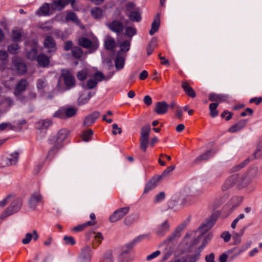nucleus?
<instances>
[{
	"mask_svg": "<svg viewBox=\"0 0 262 262\" xmlns=\"http://www.w3.org/2000/svg\"><path fill=\"white\" fill-rule=\"evenodd\" d=\"M257 171V167H253L249 170L245 176L239 174L232 175L225 182L222 186L223 190L225 191L228 189L237 182L243 183L245 185L248 184L253 178L256 176Z\"/></svg>",
	"mask_w": 262,
	"mask_h": 262,
	"instance_id": "nucleus-1",
	"label": "nucleus"
},
{
	"mask_svg": "<svg viewBox=\"0 0 262 262\" xmlns=\"http://www.w3.org/2000/svg\"><path fill=\"white\" fill-rule=\"evenodd\" d=\"M23 204V201L20 198L14 199L10 205L2 213L1 219L3 220L9 215L18 212Z\"/></svg>",
	"mask_w": 262,
	"mask_h": 262,
	"instance_id": "nucleus-2",
	"label": "nucleus"
},
{
	"mask_svg": "<svg viewBox=\"0 0 262 262\" xmlns=\"http://www.w3.org/2000/svg\"><path fill=\"white\" fill-rule=\"evenodd\" d=\"M150 129L151 128L149 124L145 125L141 129L140 147L141 149L144 151H146L148 146Z\"/></svg>",
	"mask_w": 262,
	"mask_h": 262,
	"instance_id": "nucleus-3",
	"label": "nucleus"
},
{
	"mask_svg": "<svg viewBox=\"0 0 262 262\" xmlns=\"http://www.w3.org/2000/svg\"><path fill=\"white\" fill-rule=\"evenodd\" d=\"M189 193V194L182 199L181 201L182 205L189 206L194 204L201 194V192L198 190H191Z\"/></svg>",
	"mask_w": 262,
	"mask_h": 262,
	"instance_id": "nucleus-4",
	"label": "nucleus"
},
{
	"mask_svg": "<svg viewBox=\"0 0 262 262\" xmlns=\"http://www.w3.org/2000/svg\"><path fill=\"white\" fill-rule=\"evenodd\" d=\"M78 44L83 48L90 49L91 52L96 51L99 47L98 42H92L90 39L85 37H80L78 40Z\"/></svg>",
	"mask_w": 262,
	"mask_h": 262,
	"instance_id": "nucleus-5",
	"label": "nucleus"
},
{
	"mask_svg": "<svg viewBox=\"0 0 262 262\" xmlns=\"http://www.w3.org/2000/svg\"><path fill=\"white\" fill-rule=\"evenodd\" d=\"M129 207L119 208L113 212L110 216L109 220L111 222L114 223L123 218L129 210Z\"/></svg>",
	"mask_w": 262,
	"mask_h": 262,
	"instance_id": "nucleus-6",
	"label": "nucleus"
},
{
	"mask_svg": "<svg viewBox=\"0 0 262 262\" xmlns=\"http://www.w3.org/2000/svg\"><path fill=\"white\" fill-rule=\"evenodd\" d=\"M216 152V151L214 149H210L207 150L204 153L198 156L192 162V165L194 166L200 164L203 161L208 160L212 157Z\"/></svg>",
	"mask_w": 262,
	"mask_h": 262,
	"instance_id": "nucleus-7",
	"label": "nucleus"
},
{
	"mask_svg": "<svg viewBox=\"0 0 262 262\" xmlns=\"http://www.w3.org/2000/svg\"><path fill=\"white\" fill-rule=\"evenodd\" d=\"M61 75L63 79L65 85L67 87L71 88L75 85V78L68 70H62L61 71Z\"/></svg>",
	"mask_w": 262,
	"mask_h": 262,
	"instance_id": "nucleus-8",
	"label": "nucleus"
},
{
	"mask_svg": "<svg viewBox=\"0 0 262 262\" xmlns=\"http://www.w3.org/2000/svg\"><path fill=\"white\" fill-rule=\"evenodd\" d=\"M220 215L217 212L213 213L206 223L203 224L199 228L202 230L207 231L209 230L215 224Z\"/></svg>",
	"mask_w": 262,
	"mask_h": 262,
	"instance_id": "nucleus-9",
	"label": "nucleus"
},
{
	"mask_svg": "<svg viewBox=\"0 0 262 262\" xmlns=\"http://www.w3.org/2000/svg\"><path fill=\"white\" fill-rule=\"evenodd\" d=\"M107 27L112 32L120 34L124 29L123 23L119 20H114L107 24Z\"/></svg>",
	"mask_w": 262,
	"mask_h": 262,
	"instance_id": "nucleus-10",
	"label": "nucleus"
},
{
	"mask_svg": "<svg viewBox=\"0 0 262 262\" xmlns=\"http://www.w3.org/2000/svg\"><path fill=\"white\" fill-rule=\"evenodd\" d=\"M91 248L89 246H84L82 249L79 257V262H90Z\"/></svg>",
	"mask_w": 262,
	"mask_h": 262,
	"instance_id": "nucleus-11",
	"label": "nucleus"
},
{
	"mask_svg": "<svg viewBox=\"0 0 262 262\" xmlns=\"http://www.w3.org/2000/svg\"><path fill=\"white\" fill-rule=\"evenodd\" d=\"M100 113L95 111L86 116L84 119L83 125L85 127L91 126L99 118Z\"/></svg>",
	"mask_w": 262,
	"mask_h": 262,
	"instance_id": "nucleus-12",
	"label": "nucleus"
},
{
	"mask_svg": "<svg viewBox=\"0 0 262 262\" xmlns=\"http://www.w3.org/2000/svg\"><path fill=\"white\" fill-rule=\"evenodd\" d=\"M51 10V5L49 3H45L36 11L35 14L38 16H50L52 14Z\"/></svg>",
	"mask_w": 262,
	"mask_h": 262,
	"instance_id": "nucleus-13",
	"label": "nucleus"
},
{
	"mask_svg": "<svg viewBox=\"0 0 262 262\" xmlns=\"http://www.w3.org/2000/svg\"><path fill=\"white\" fill-rule=\"evenodd\" d=\"M29 82L26 79H20L15 84L14 88L13 94L24 93L29 86Z\"/></svg>",
	"mask_w": 262,
	"mask_h": 262,
	"instance_id": "nucleus-14",
	"label": "nucleus"
},
{
	"mask_svg": "<svg viewBox=\"0 0 262 262\" xmlns=\"http://www.w3.org/2000/svg\"><path fill=\"white\" fill-rule=\"evenodd\" d=\"M169 104L165 101H162L156 103L155 112L158 115H163L167 113Z\"/></svg>",
	"mask_w": 262,
	"mask_h": 262,
	"instance_id": "nucleus-15",
	"label": "nucleus"
},
{
	"mask_svg": "<svg viewBox=\"0 0 262 262\" xmlns=\"http://www.w3.org/2000/svg\"><path fill=\"white\" fill-rule=\"evenodd\" d=\"M43 45L45 48L49 49V52H55L56 50V42L51 36H47L43 42Z\"/></svg>",
	"mask_w": 262,
	"mask_h": 262,
	"instance_id": "nucleus-16",
	"label": "nucleus"
},
{
	"mask_svg": "<svg viewBox=\"0 0 262 262\" xmlns=\"http://www.w3.org/2000/svg\"><path fill=\"white\" fill-rule=\"evenodd\" d=\"M68 4L67 0H55L51 4V8L53 11H61Z\"/></svg>",
	"mask_w": 262,
	"mask_h": 262,
	"instance_id": "nucleus-17",
	"label": "nucleus"
},
{
	"mask_svg": "<svg viewBox=\"0 0 262 262\" xmlns=\"http://www.w3.org/2000/svg\"><path fill=\"white\" fill-rule=\"evenodd\" d=\"M161 180V177L155 176L150 179L146 184L144 193H147L149 191L154 189Z\"/></svg>",
	"mask_w": 262,
	"mask_h": 262,
	"instance_id": "nucleus-18",
	"label": "nucleus"
},
{
	"mask_svg": "<svg viewBox=\"0 0 262 262\" xmlns=\"http://www.w3.org/2000/svg\"><path fill=\"white\" fill-rule=\"evenodd\" d=\"M42 201V196L37 192H35L30 197L29 201V207L31 208L35 209L36 206Z\"/></svg>",
	"mask_w": 262,
	"mask_h": 262,
	"instance_id": "nucleus-19",
	"label": "nucleus"
},
{
	"mask_svg": "<svg viewBox=\"0 0 262 262\" xmlns=\"http://www.w3.org/2000/svg\"><path fill=\"white\" fill-rule=\"evenodd\" d=\"M70 134V131L66 128H62L60 129L56 137V142L57 144H61L60 143L64 141L68 137Z\"/></svg>",
	"mask_w": 262,
	"mask_h": 262,
	"instance_id": "nucleus-20",
	"label": "nucleus"
},
{
	"mask_svg": "<svg viewBox=\"0 0 262 262\" xmlns=\"http://www.w3.org/2000/svg\"><path fill=\"white\" fill-rule=\"evenodd\" d=\"M247 123V120L246 119H242L231 126L229 129L228 132L231 133H236L242 128H243Z\"/></svg>",
	"mask_w": 262,
	"mask_h": 262,
	"instance_id": "nucleus-21",
	"label": "nucleus"
},
{
	"mask_svg": "<svg viewBox=\"0 0 262 262\" xmlns=\"http://www.w3.org/2000/svg\"><path fill=\"white\" fill-rule=\"evenodd\" d=\"M38 64L42 68L48 67L50 64L49 57L45 54H39L36 57Z\"/></svg>",
	"mask_w": 262,
	"mask_h": 262,
	"instance_id": "nucleus-22",
	"label": "nucleus"
},
{
	"mask_svg": "<svg viewBox=\"0 0 262 262\" xmlns=\"http://www.w3.org/2000/svg\"><path fill=\"white\" fill-rule=\"evenodd\" d=\"M13 65L17 71V72L21 75L24 74L27 70L26 65L19 60H13Z\"/></svg>",
	"mask_w": 262,
	"mask_h": 262,
	"instance_id": "nucleus-23",
	"label": "nucleus"
},
{
	"mask_svg": "<svg viewBox=\"0 0 262 262\" xmlns=\"http://www.w3.org/2000/svg\"><path fill=\"white\" fill-rule=\"evenodd\" d=\"M169 229V224L167 221H165L158 228L156 231V234L158 236H163Z\"/></svg>",
	"mask_w": 262,
	"mask_h": 262,
	"instance_id": "nucleus-24",
	"label": "nucleus"
},
{
	"mask_svg": "<svg viewBox=\"0 0 262 262\" xmlns=\"http://www.w3.org/2000/svg\"><path fill=\"white\" fill-rule=\"evenodd\" d=\"M182 87L186 94L189 97L194 98L196 96L195 91L187 81L182 82Z\"/></svg>",
	"mask_w": 262,
	"mask_h": 262,
	"instance_id": "nucleus-25",
	"label": "nucleus"
},
{
	"mask_svg": "<svg viewBox=\"0 0 262 262\" xmlns=\"http://www.w3.org/2000/svg\"><path fill=\"white\" fill-rule=\"evenodd\" d=\"M96 224V221H88L82 224L78 225L72 228L73 231L78 232L84 230L88 226H94Z\"/></svg>",
	"mask_w": 262,
	"mask_h": 262,
	"instance_id": "nucleus-26",
	"label": "nucleus"
},
{
	"mask_svg": "<svg viewBox=\"0 0 262 262\" xmlns=\"http://www.w3.org/2000/svg\"><path fill=\"white\" fill-rule=\"evenodd\" d=\"M183 225H180L172 232V233L168 237L167 241L168 242L172 241L174 238L179 237L181 236L180 232L184 229Z\"/></svg>",
	"mask_w": 262,
	"mask_h": 262,
	"instance_id": "nucleus-27",
	"label": "nucleus"
},
{
	"mask_svg": "<svg viewBox=\"0 0 262 262\" xmlns=\"http://www.w3.org/2000/svg\"><path fill=\"white\" fill-rule=\"evenodd\" d=\"M19 153L14 152L8 156L6 158V164L8 166H11L15 164L18 159Z\"/></svg>",
	"mask_w": 262,
	"mask_h": 262,
	"instance_id": "nucleus-28",
	"label": "nucleus"
},
{
	"mask_svg": "<svg viewBox=\"0 0 262 262\" xmlns=\"http://www.w3.org/2000/svg\"><path fill=\"white\" fill-rule=\"evenodd\" d=\"M160 26V16L159 14H157L154 20L151 24V28L149 31V34L150 35H154L159 30Z\"/></svg>",
	"mask_w": 262,
	"mask_h": 262,
	"instance_id": "nucleus-29",
	"label": "nucleus"
},
{
	"mask_svg": "<svg viewBox=\"0 0 262 262\" xmlns=\"http://www.w3.org/2000/svg\"><path fill=\"white\" fill-rule=\"evenodd\" d=\"M115 64L116 68L117 70H121L124 67V59L123 57L121 56V53H120V51H118L117 53L115 61Z\"/></svg>",
	"mask_w": 262,
	"mask_h": 262,
	"instance_id": "nucleus-30",
	"label": "nucleus"
},
{
	"mask_svg": "<svg viewBox=\"0 0 262 262\" xmlns=\"http://www.w3.org/2000/svg\"><path fill=\"white\" fill-rule=\"evenodd\" d=\"M157 46V38L155 37L152 38L147 45L146 48L147 55L149 56L153 52L155 48Z\"/></svg>",
	"mask_w": 262,
	"mask_h": 262,
	"instance_id": "nucleus-31",
	"label": "nucleus"
},
{
	"mask_svg": "<svg viewBox=\"0 0 262 262\" xmlns=\"http://www.w3.org/2000/svg\"><path fill=\"white\" fill-rule=\"evenodd\" d=\"M140 8L136 9L128 15L130 20L134 22H139L141 20Z\"/></svg>",
	"mask_w": 262,
	"mask_h": 262,
	"instance_id": "nucleus-32",
	"label": "nucleus"
},
{
	"mask_svg": "<svg viewBox=\"0 0 262 262\" xmlns=\"http://www.w3.org/2000/svg\"><path fill=\"white\" fill-rule=\"evenodd\" d=\"M91 14L96 19H101L103 17V10L98 7L93 8L91 11Z\"/></svg>",
	"mask_w": 262,
	"mask_h": 262,
	"instance_id": "nucleus-33",
	"label": "nucleus"
},
{
	"mask_svg": "<svg viewBox=\"0 0 262 262\" xmlns=\"http://www.w3.org/2000/svg\"><path fill=\"white\" fill-rule=\"evenodd\" d=\"M226 96L215 93H210L209 95V100L211 101L222 102L225 101Z\"/></svg>",
	"mask_w": 262,
	"mask_h": 262,
	"instance_id": "nucleus-34",
	"label": "nucleus"
},
{
	"mask_svg": "<svg viewBox=\"0 0 262 262\" xmlns=\"http://www.w3.org/2000/svg\"><path fill=\"white\" fill-rule=\"evenodd\" d=\"M72 55L75 59H80L82 57L83 52V50L78 46H74L71 50Z\"/></svg>",
	"mask_w": 262,
	"mask_h": 262,
	"instance_id": "nucleus-35",
	"label": "nucleus"
},
{
	"mask_svg": "<svg viewBox=\"0 0 262 262\" xmlns=\"http://www.w3.org/2000/svg\"><path fill=\"white\" fill-rule=\"evenodd\" d=\"M262 158V139L259 141L257 144L256 149L252 155V159L258 158L260 159Z\"/></svg>",
	"mask_w": 262,
	"mask_h": 262,
	"instance_id": "nucleus-36",
	"label": "nucleus"
},
{
	"mask_svg": "<svg viewBox=\"0 0 262 262\" xmlns=\"http://www.w3.org/2000/svg\"><path fill=\"white\" fill-rule=\"evenodd\" d=\"M20 48L17 43H13L8 46L7 51L11 54H17L19 53Z\"/></svg>",
	"mask_w": 262,
	"mask_h": 262,
	"instance_id": "nucleus-37",
	"label": "nucleus"
},
{
	"mask_svg": "<svg viewBox=\"0 0 262 262\" xmlns=\"http://www.w3.org/2000/svg\"><path fill=\"white\" fill-rule=\"evenodd\" d=\"M115 46L116 42L113 38L110 37L105 40L104 46L105 49L107 50H113L115 47Z\"/></svg>",
	"mask_w": 262,
	"mask_h": 262,
	"instance_id": "nucleus-38",
	"label": "nucleus"
},
{
	"mask_svg": "<svg viewBox=\"0 0 262 262\" xmlns=\"http://www.w3.org/2000/svg\"><path fill=\"white\" fill-rule=\"evenodd\" d=\"M13 95L15 97L16 99L21 103L25 104L28 103L27 96L24 94V93H14Z\"/></svg>",
	"mask_w": 262,
	"mask_h": 262,
	"instance_id": "nucleus-39",
	"label": "nucleus"
},
{
	"mask_svg": "<svg viewBox=\"0 0 262 262\" xmlns=\"http://www.w3.org/2000/svg\"><path fill=\"white\" fill-rule=\"evenodd\" d=\"M62 147L61 144H56L49 151L47 158L50 160L52 159L54 155L57 152V150Z\"/></svg>",
	"mask_w": 262,
	"mask_h": 262,
	"instance_id": "nucleus-40",
	"label": "nucleus"
},
{
	"mask_svg": "<svg viewBox=\"0 0 262 262\" xmlns=\"http://www.w3.org/2000/svg\"><path fill=\"white\" fill-rule=\"evenodd\" d=\"M251 159H250L249 158L246 159L245 160H244L243 162H242L241 163L238 164V165H236L235 166H234V167H233L231 169H230V172H236V171H238L239 170H240L241 168H243L244 167H245L249 162V161L251 160Z\"/></svg>",
	"mask_w": 262,
	"mask_h": 262,
	"instance_id": "nucleus-41",
	"label": "nucleus"
},
{
	"mask_svg": "<svg viewBox=\"0 0 262 262\" xmlns=\"http://www.w3.org/2000/svg\"><path fill=\"white\" fill-rule=\"evenodd\" d=\"M101 262H113V252L112 250H108L105 252Z\"/></svg>",
	"mask_w": 262,
	"mask_h": 262,
	"instance_id": "nucleus-42",
	"label": "nucleus"
},
{
	"mask_svg": "<svg viewBox=\"0 0 262 262\" xmlns=\"http://www.w3.org/2000/svg\"><path fill=\"white\" fill-rule=\"evenodd\" d=\"M64 110V115H66V118H70L76 115L77 113V109L73 107H69Z\"/></svg>",
	"mask_w": 262,
	"mask_h": 262,
	"instance_id": "nucleus-43",
	"label": "nucleus"
},
{
	"mask_svg": "<svg viewBox=\"0 0 262 262\" xmlns=\"http://www.w3.org/2000/svg\"><path fill=\"white\" fill-rule=\"evenodd\" d=\"M94 237L96 242L93 243V247L96 248L101 243L102 240L103 239V236L101 232H97Z\"/></svg>",
	"mask_w": 262,
	"mask_h": 262,
	"instance_id": "nucleus-44",
	"label": "nucleus"
},
{
	"mask_svg": "<svg viewBox=\"0 0 262 262\" xmlns=\"http://www.w3.org/2000/svg\"><path fill=\"white\" fill-rule=\"evenodd\" d=\"M93 135V132L91 129H89L83 132L81 138L83 141L88 142L90 141Z\"/></svg>",
	"mask_w": 262,
	"mask_h": 262,
	"instance_id": "nucleus-45",
	"label": "nucleus"
},
{
	"mask_svg": "<svg viewBox=\"0 0 262 262\" xmlns=\"http://www.w3.org/2000/svg\"><path fill=\"white\" fill-rule=\"evenodd\" d=\"M218 105V103H212L209 105L210 114L212 118H214L218 115L219 112L216 110Z\"/></svg>",
	"mask_w": 262,
	"mask_h": 262,
	"instance_id": "nucleus-46",
	"label": "nucleus"
},
{
	"mask_svg": "<svg viewBox=\"0 0 262 262\" xmlns=\"http://www.w3.org/2000/svg\"><path fill=\"white\" fill-rule=\"evenodd\" d=\"M234 248L228 250L226 252L220 255L219 260V262H227L229 255H231L234 251Z\"/></svg>",
	"mask_w": 262,
	"mask_h": 262,
	"instance_id": "nucleus-47",
	"label": "nucleus"
},
{
	"mask_svg": "<svg viewBox=\"0 0 262 262\" xmlns=\"http://www.w3.org/2000/svg\"><path fill=\"white\" fill-rule=\"evenodd\" d=\"M144 237V235L139 236L134 239L132 242L127 244L125 246V248L128 249L129 250H131L132 248H133V247L138 242H139L140 241H141L143 238Z\"/></svg>",
	"mask_w": 262,
	"mask_h": 262,
	"instance_id": "nucleus-48",
	"label": "nucleus"
},
{
	"mask_svg": "<svg viewBox=\"0 0 262 262\" xmlns=\"http://www.w3.org/2000/svg\"><path fill=\"white\" fill-rule=\"evenodd\" d=\"M136 33L137 30L135 28L131 26H128L125 28V35L129 38H131Z\"/></svg>",
	"mask_w": 262,
	"mask_h": 262,
	"instance_id": "nucleus-49",
	"label": "nucleus"
},
{
	"mask_svg": "<svg viewBox=\"0 0 262 262\" xmlns=\"http://www.w3.org/2000/svg\"><path fill=\"white\" fill-rule=\"evenodd\" d=\"M120 46L121 47L120 50L119 51L120 53L123 51L127 52L130 49V41L125 40L120 43Z\"/></svg>",
	"mask_w": 262,
	"mask_h": 262,
	"instance_id": "nucleus-50",
	"label": "nucleus"
},
{
	"mask_svg": "<svg viewBox=\"0 0 262 262\" xmlns=\"http://www.w3.org/2000/svg\"><path fill=\"white\" fill-rule=\"evenodd\" d=\"M37 51L35 48H32L27 53V57L28 59L33 60L36 59Z\"/></svg>",
	"mask_w": 262,
	"mask_h": 262,
	"instance_id": "nucleus-51",
	"label": "nucleus"
},
{
	"mask_svg": "<svg viewBox=\"0 0 262 262\" xmlns=\"http://www.w3.org/2000/svg\"><path fill=\"white\" fill-rule=\"evenodd\" d=\"M77 77L81 81H84L88 77L87 71L84 70L78 71L77 73Z\"/></svg>",
	"mask_w": 262,
	"mask_h": 262,
	"instance_id": "nucleus-52",
	"label": "nucleus"
},
{
	"mask_svg": "<svg viewBox=\"0 0 262 262\" xmlns=\"http://www.w3.org/2000/svg\"><path fill=\"white\" fill-rule=\"evenodd\" d=\"M200 257V254L199 252H196L193 255H187L185 256V257L187 258V262H196L199 260Z\"/></svg>",
	"mask_w": 262,
	"mask_h": 262,
	"instance_id": "nucleus-53",
	"label": "nucleus"
},
{
	"mask_svg": "<svg viewBox=\"0 0 262 262\" xmlns=\"http://www.w3.org/2000/svg\"><path fill=\"white\" fill-rule=\"evenodd\" d=\"M11 36L13 41H19L21 37V33L17 30H13Z\"/></svg>",
	"mask_w": 262,
	"mask_h": 262,
	"instance_id": "nucleus-54",
	"label": "nucleus"
},
{
	"mask_svg": "<svg viewBox=\"0 0 262 262\" xmlns=\"http://www.w3.org/2000/svg\"><path fill=\"white\" fill-rule=\"evenodd\" d=\"M14 103V100L10 97H5L2 100V104L7 107H11Z\"/></svg>",
	"mask_w": 262,
	"mask_h": 262,
	"instance_id": "nucleus-55",
	"label": "nucleus"
},
{
	"mask_svg": "<svg viewBox=\"0 0 262 262\" xmlns=\"http://www.w3.org/2000/svg\"><path fill=\"white\" fill-rule=\"evenodd\" d=\"M93 77L96 81H101L103 80H107L108 79L107 78H106L104 76L103 74L101 72H96L94 74Z\"/></svg>",
	"mask_w": 262,
	"mask_h": 262,
	"instance_id": "nucleus-56",
	"label": "nucleus"
},
{
	"mask_svg": "<svg viewBox=\"0 0 262 262\" xmlns=\"http://www.w3.org/2000/svg\"><path fill=\"white\" fill-rule=\"evenodd\" d=\"M66 19L67 20H71L74 23H76L79 21L76 13L73 12H70L67 13Z\"/></svg>",
	"mask_w": 262,
	"mask_h": 262,
	"instance_id": "nucleus-57",
	"label": "nucleus"
},
{
	"mask_svg": "<svg viewBox=\"0 0 262 262\" xmlns=\"http://www.w3.org/2000/svg\"><path fill=\"white\" fill-rule=\"evenodd\" d=\"M231 202L234 203L232 206V211L236 209L241 204L242 199L239 197H233L232 198Z\"/></svg>",
	"mask_w": 262,
	"mask_h": 262,
	"instance_id": "nucleus-58",
	"label": "nucleus"
},
{
	"mask_svg": "<svg viewBox=\"0 0 262 262\" xmlns=\"http://www.w3.org/2000/svg\"><path fill=\"white\" fill-rule=\"evenodd\" d=\"M139 8L136 7L135 4L132 2H129L126 3L125 5V9L127 11L129 12V13H132L136 10V9H139Z\"/></svg>",
	"mask_w": 262,
	"mask_h": 262,
	"instance_id": "nucleus-59",
	"label": "nucleus"
},
{
	"mask_svg": "<svg viewBox=\"0 0 262 262\" xmlns=\"http://www.w3.org/2000/svg\"><path fill=\"white\" fill-rule=\"evenodd\" d=\"M41 124L40 128L41 129H47L52 124V122L49 119H46L41 120L39 122Z\"/></svg>",
	"mask_w": 262,
	"mask_h": 262,
	"instance_id": "nucleus-60",
	"label": "nucleus"
},
{
	"mask_svg": "<svg viewBox=\"0 0 262 262\" xmlns=\"http://www.w3.org/2000/svg\"><path fill=\"white\" fill-rule=\"evenodd\" d=\"M233 115V114L232 113L225 110L222 113L221 117L222 118H225L226 121H229L232 118Z\"/></svg>",
	"mask_w": 262,
	"mask_h": 262,
	"instance_id": "nucleus-61",
	"label": "nucleus"
},
{
	"mask_svg": "<svg viewBox=\"0 0 262 262\" xmlns=\"http://www.w3.org/2000/svg\"><path fill=\"white\" fill-rule=\"evenodd\" d=\"M97 81L95 79H91L87 81L86 87L88 89H93L97 86Z\"/></svg>",
	"mask_w": 262,
	"mask_h": 262,
	"instance_id": "nucleus-62",
	"label": "nucleus"
},
{
	"mask_svg": "<svg viewBox=\"0 0 262 262\" xmlns=\"http://www.w3.org/2000/svg\"><path fill=\"white\" fill-rule=\"evenodd\" d=\"M64 110L60 109L56 111L53 115L54 117L59 118L60 119H66V115L64 114Z\"/></svg>",
	"mask_w": 262,
	"mask_h": 262,
	"instance_id": "nucleus-63",
	"label": "nucleus"
},
{
	"mask_svg": "<svg viewBox=\"0 0 262 262\" xmlns=\"http://www.w3.org/2000/svg\"><path fill=\"white\" fill-rule=\"evenodd\" d=\"M46 86V80L45 79H39L37 81L36 87L38 90H41L44 89Z\"/></svg>",
	"mask_w": 262,
	"mask_h": 262,
	"instance_id": "nucleus-64",
	"label": "nucleus"
}]
</instances>
